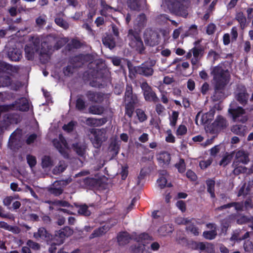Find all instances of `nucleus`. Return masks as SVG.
I'll use <instances>...</instances> for the list:
<instances>
[{"label": "nucleus", "mask_w": 253, "mask_h": 253, "mask_svg": "<svg viewBox=\"0 0 253 253\" xmlns=\"http://www.w3.org/2000/svg\"><path fill=\"white\" fill-rule=\"evenodd\" d=\"M187 128L185 125H180L177 128L176 132L177 136H182L186 134Z\"/></svg>", "instance_id": "0e129e2a"}, {"label": "nucleus", "mask_w": 253, "mask_h": 253, "mask_svg": "<svg viewBox=\"0 0 253 253\" xmlns=\"http://www.w3.org/2000/svg\"><path fill=\"white\" fill-rule=\"evenodd\" d=\"M14 107L16 110L21 112H27L29 110L28 100L25 97H21L14 102Z\"/></svg>", "instance_id": "6ab92c4d"}, {"label": "nucleus", "mask_w": 253, "mask_h": 253, "mask_svg": "<svg viewBox=\"0 0 253 253\" xmlns=\"http://www.w3.org/2000/svg\"><path fill=\"white\" fill-rule=\"evenodd\" d=\"M211 74L213 76L215 85L226 87L229 82L230 75L228 71L224 69L220 66L213 67Z\"/></svg>", "instance_id": "f03ea898"}, {"label": "nucleus", "mask_w": 253, "mask_h": 253, "mask_svg": "<svg viewBox=\"0 0 253 253\" xmlns=\"http://www.w3.org/2000/svg\"><path fill=\"white\" fill-rule=\"evenodd\" d=\"M173 228L169 224H165L161 226L158 230V233L161 236H166L171 233Z\"/></svg>", "instance_id": "72a5a7b5"}, {"label": "nucleus", "mask_w": 253, "mask_h": 253, "mask_svg": "<svg viewBox=\"0 0 253 253\" xmlns=\"http://www.w3.org/2000/svg\"><path fill=\"white\" fill-rule=\"evenodd\" d=\"M120 149V146L118 138L116 136L111 138L109 145V150L110 153H112V158H114L118 155Z\"/></svg>", "instance_id": "b1692460"}, {"label": "nucleus", "mask_w": 253, "mask_h": 253, "mask_svg": "<svg viewBox=\"0 0 253 253\" xmlns=\"http://www.w3.org/2000/svg\"><path fill=\"white\" fill-rule=\"evenodd\" d=\"M146 24V17L144 13L139 14L136 18L135 22L134 24V30L139 33L144 28Z\"/></svg>", "instance_id": "412c9836"}, {"label": "nucleus", "mask_w": 253, "mask_h": 253, "mask_svg": "<svg viewBox=\"0 0 253 253\" xmlns=\"http://www.w3.org/2000/svg\"><path fill=\"white\" fill-rule=\"evenodd\" d=\"M105 94L101 92L88 90L85 93V96L88 100L94 103H101L104 99Z\"/></svg>", "instance_id": "f8f14e48"}, {"label": "nucleus", "mask_w": 253, "mask_h": 253, "mask_svg": "<svg viewBox=\"0 0 253 253\" xmlns=\"http://www.w3.org/2000/svg\"><path fill=\"white\" fill-rule=\"evenodd\" d=\"M228 126L226 119L221 115H218L210 126L211 132L212 134L218 133L225 129Z\"/></svg>", "instance_id": "1a4fd4ad"}, {"label": "nucleus", "mask_w": 253, "mask_h": 253, "mask_svg": "<svg viewBox=\"0 0 253 253\" xmlns=\"http://www.w3.org/2000/svg\"><path fill=\"white\" fill-rule=\"evenodd\" d=\"M131 239L130 234L126 231L121 232L117 236V241L120 246L126 245Z\"/></svg>", "instance_id": "c85d7f7f"}, {"label": "nucleus", "mask_w": 253, "mask_h": 253, "mask_svg": "<svg viewBox=\"0 0 253 253\" xmlns=\"http://www.w3.org/2000/svg\"><path fill=\"white\" fill-rule=\"evenodd\" d=\"M135 113L137 117L138 120L140 122H144L147 119V116L145 112L141 109H137L135 110Z\"/></svg>", "instance_id": "5fc2aeb1"}, {"label": "nucleus", "mask_w": 253, "mask_h": 253, "mask_svg": "<svg viewBox=\"0 0 253 253\" xmlns=\"http://www.w3.org/2000/svg\"><path fill=\"white\" fill-rule=\"evenodd\" d=\"M198 34L197 26L196 25H192L189 29L185 32L186 36H194Z\"/></svg>", "instance_id": "6e6d98bb"}, {"label": "nucleus", "mask_w": 253, "mask_h": 253, "mask_svg": "<svg viewBox=\"0 0 253 253\" xmlns=\"http://www.w3.org/2000/svg\"><path fill=\"white\" fill-rule=\"evenodd\" d=\"M187 246L188 248L193 250H198L200 252L215 253L214 246L211 243L189 241L187 242Z\"/></svg>", "instance_id": "0eeeda50"}, {"label": "nucleus", "mask_w": 253, "mask_h": 253, "mask_svg": "<svg viewBox=\"0 0 253 253\" xmlns=\"http://www.w3.org/2000/svg\"><path fill=\"white\" fill-rule=\"evenodd\" d=\"M53 144L54 147L58 150V151L61 153L62 155L65 156V155H67L66 151L64 148L63 145L61 143V142L57 139H54L53 141Z\"/></svg>", "instance_id": "603ef678"}, {"label": "nucleus", "mask_w": 253, "mask_h": 253, "mask_svg": "<svg viewBox=\"0 0 253 253\" xmlns=\"http://www.w3.org/2000/svg\"><path fill=\"white\" fill-rule=\"evenodd\" d=\"M127 37L129 41V46L134 48L139 53H143L145 47L139 33L132 29H129Z\"/></svg>", "instance_id": "7ed1b4c3"}, {"label": "nucleus", "mask_w": 253, "mask_h": 253, "mask_svg": "<svg viewBox=\"0 0 253 253\" xmlns=\"http://www.w3.org/2000/svg\"><path fill=\"white\" fill-rule=\"evenodd\" d=\"M107 121V119L105 118L100 119L88 118L85 120V123L88 126L95 127L104 125Z\"/></svg>", "instance_id": "bb28decb"}, {"label": "nucleus", "mask_w": 253, "mask_h": 253, "mask_svg": "<svg viewBox=\"0 0 253 253\" xmlns=\"http://www.w3.org/2000/svg\"><path fill=\"white\" fill-rule=\"evenodd\" d=\"M159 35L152 29H146L143 33V39L145 44L150 46H154L159 43Z\"/></svg>", "instance_id": "9d476101"}, {"label": "nucleus", "mask_w": 253, "mask_h": 253, "mask_svg": "<svg viewBox=\"0 0 253 253\" xmlns=\"http://www.w3.org/2000/svg\"><path fill=\"white\" fill-rule=\"evenodd\" d=\"M157 159L159 164L162 167H165L169 165L171 160V156L168 152L163 151L160 153Z\"/></svg>", "instance_id": "a878e982"}, {"label": "nucleus", "mask_w": 253, "mask_h": 253, "mask_svg": "<svg viewBox=\"0 0 253 253\" xmlns=\"http://www.w3.org/2000/svg\"><path fill=\"white\" fill-rule=\"evenodd\" d=\"M235 19L239 23L241 28L244 29L246 26L247 20L243 12H239L237 13Z\"/></svg>", "instance_id": "a19ab883"}, {"label": "nucleus", "mask_w": 253, "mask_h": 253, "mask_svg": "<svg viewBox=\"0 0 253 253\" xmlns=\"http://www.w3.org/2000/svg\"><path fill=\"white\" fill-rule=\"evenodd\" d=\"M88 132L90 133V135H91L89 138L93 146L96 148H100L102 143L107 139L105 129L89 128Z\"/></svg>", "instance_id": "39448f33"}, {"label": "nucleus", "mask_w": 253, "mask_h": 253, "mask_svg": "<svg viewBox=\"0 0 253 253\" xmlns=\"http://www.w3.org/2000/svg\"><path fill=\"white\" fill-rule=\"evenodd\" d=\"M127 4L128 7L132 10H139L140 4L137 0H127Z\"/></svg>", "instance_id": "864d4df0"}, {"label": "nucleus", "mask_w": 253, "mask_h": 253, "mask_svg": "<svg viewBox=\"0 0 253 253\" xmlns=\"http://www.w3.org/2000/svg\"><path fill=\"white\" fill-rule=\"evenodd\" d=\"M83 183L87 188L90 189L97 187L99 180L94 178L87 177L83 179Z\"/></svg>", "instance_id": "7c9ffc66"}, {"label": "nucleus", "mask_w": 253, "mask_h": 253, "mask_svg": "<svg viewBox=\"0 0 253 253\" xmlns=\"http://www.w3.org/2000/svg\"><path fill=\"white\" fill-rule=\"evenodd\" d=\"M102 42L105 46L110 49H113L116 46L115 39L111 35H107L106 36L102 38Z\"/></svg>", "instance_id": "c756f323"}, {"label": "nucleus", "mask_w": 253, "mask_h": 253, "mask_svg": "<svg viewBox=\"0 0 253 253\" xmlns=\"http://www.w3.org/2000/svg\"><path fill=\"white\" fill-rule=\"evenodd\" d=\"M250 216L245 215H241L238 217L236 222L238 224H244L246 223H249Z\"/></svg>", "instance_id": "13d9d810"}, {"label": "nucleus", "mask_w": 253, "mask_h": 253, "mask_svg": "<svg viewBox=\"0 0 253 253\" xmlns=\"http://www.w3.org/2000/svg\"><path fill=\"white\" fill-rule=\"evenodd\" d=\"M228 112L234 122L245 123L248 121V118L245 115V109L243 106H237L236 103H232L230 105Z\"/></svg>", "instance_id": "20e7f679"}, {"label": "nucleus", "mask_w": 253, "mask_h": 253, "mask_svg": "<svg viewBox=\"0 0 253 253\" xmlns=\"http://www.w3.org/2000/svg\"><path fill=\"white\" fill-rule=\"evenodd\" d=\"M214 115V111L212 110L204 114L201 117V123L202 124H209L211 121L213 119Z\"/></svg>", "instance_id": "ea45409f"}, {"label": "nucleus", "mask_w": 253, "mask_h": 253, "mask_svg": "<svg viewBox=\"0 0 253 253\" xmlns=\"http://www.w3.org/2000/svg\"><path fill=\"white\" fill-rule=\"evenodd\" d=\"M155 64V61L148 60L142 63L139 66H135L130 61H127V66L130 75L135 76L136 74H138L148 78L154 74V67Z\"/></svg>", "instance_id": "f257e3e1"}, {"label": "nucleus", "mask_w": 253, "mask_h": 253, "mask_svg": "<svg viewBox=\"0 0 253 253\" xmlns=\"http://www.w3.org/2000/svg\"><path fill=\"white\" fill-rule=\"evenodd\" d=\"M19 68L17 66H13L3 61H0V73H18Z\"/></svg>", "instance_id": "4be33fe9"}, {"label": "nucleus", "mask_w": 253, "mask_h": 253, "mask_svg": "<svg viewBox=\"0 0 253 253\" xmlns=\"http://www.w3.org/2000/svg\"><path fill=\"white\" fill-rule=\"evenodd\" d=\"M82 46V43L79 40L73 39L70 43L67 44L66 47L68 50H71L72 49L80 48Z\"/></svg>", "instance_id": "c03bdc74"}, {"label": "nucleus", "mask_w": 253, "mask_h": 253, "mask_svg": "<svg viewBox=\"0 0 253 253\" xmlns=\"http://www.w3.org/2000/svg\"><path fill=\"white\" fill-rule=\"evenodd\" d=\"M27 163L31 168L34 167L37 164V159L35 156L27 155L26 157Z\"/></svg>", "instance_id": "bf43d9fd"}, {"label": "nucleus", "mask_w": 253, "mask_h": 253, "mask_svg": "<svg viewBox=\"0 0 253 253\" xmlns=\"http://www.w3.org/2000/svg\"><path fill=\"white\" fill-rule=\"evenodd\" d=\"M200 58H196L193 57L191 60V63L192 65L193 70H196L200 66H201V64L200 61L201 60Z\"/></svg>", "instance_id": "774afa93"}, {"label": "nucleus", "mask_w": 253, "mask_h": 253, "mask_svg": "<svg viewBox=\"0 0 253 253\" xmlns=\"http://www.w3.org/2000/svg\"><path fill=\"white\" fill-rule=\"evenodd\" d=\"M41 166L42 169L51 168L54 166V162L50 156L44 155L42 158Z\"/></svg>", "instance_id": "c9c22d12"}, {"label": "nucleus", "mask_w": 253, "mask_h": 253, "mask_svg": "<svg viewBox=\"0 0 253 253\" xmlns=\"http://www.w3.org/2000/svg\"><path fill=\"white\" fill-rule=\"evenodd\" d=\"M74 205L76 207L79 208L78 213L81 215L88 216L91 214V212L88 210V207L86 204L83 205H79L78 204L75 203Z\"/></svg>", "instance_id": "4c0bfd02"}, {"label": "nucleus", "mask_w": 253, "mask_h": 253, "mask_svg": "<svg viewBox=\"0 0 253 253\" xmlns=\"http://www.w3.org/2000/svg\"><path fill=\"white\" fill-rule=\"evenodd\" d=\"M140 87L145 100L148 102L157 103L160 99L152 86L149 85L146 81L140 84Z\"/></svg>", "instance_id": "423d86ee"}, {"label": "nucleus", "mask_w": 253, "mask_h": 253, "mask_svg": "<svg viewBox=\"0 0 253 253\" xmlns=\"http://www.w3.org/2000/svg\"><path fill=\"white\" fill-rule=\"evenodd\" d=\"M33 237L37 240L40 238L47 243L53 240V236L44 227L39 228L38 232L34 233Z\"/></svg>", "instance_id": "2eb2a0df"}, {"label": "nucleus", "mask_w": 253, "mask_h": 253, "mask_svg": "<svg viewBox=\"0 0 253 253\" xmlns=\"http://www.w3.org/2000/svg\"><path fill=\"white\" fill-rule=\"evenodd\" d=\"M33 49L26 46L25 48V56L28 60H32L34 59V52Z\"/></svg>", "instance_id": "338daca9"}, {"label": "nucleus", "mask_w": 253, "mask_h": 253, "mask_svg": "<svg viewBox=\"0 0 253 253\" xmlns=\"http://www.w3.org/2000/svg\"><path fill=\"white\" fill-rule=\"evenodd\" d=\"M7 56L9 59L12 61H19L22 57L21 51L17 48H9Z\"/></svg>", "instance_id": "393cba45"}, {"label": "nucleus", "mask_w": 253, "mask_h": 253, "mask_svg": "<svg viewBox=\"0 0 253 253\" xmlns=\"http://www.w3.org/2000/svg\"><path fill=\"white\" fill-rule=\"evenodd\" d=\"M250 94L244 84H238L234 92L235 100L243 107L248 104Z\"/></svg>", "instance_id": "6e6552de"}, {"label": "nucleus", "mask_w": 253, "mask_h": 253, "mask_svg": "<svg viewBox=\"0 0 253 253\" xmlns=\"http://www.w3.org/2000/svg\"><path fill=\"white\" fill-rule=\"evenodd\" d=\"M174 167L180 173H183L186 171V164L183 159L180 158L179 162L175 164Z\"/></svg>", "instance_id": "09e8293b"}, {"label": "nucleus", "mask_w": 253, "mask_h": 253, "mask_svg": "<svg viewBox=\"0 0 253 253\" xmlns=\"http://www.w3.org/2000/svg\"><path fill=\"white\" fill-rule=\"evenodd\" d=\"M208 58H212V62H214L215 61L217 60L219 57L220 55L215 51L213 49H211L209 50L208 53Z\"/></svg>", "instance_id": "e2e57ef3"}, {"label": "nucleus", "mask_w": 253, "mask_h": 253, "mask_svg": "<svg viewBox=\"0 0 253 253\" xmlns=\"http://www.w3.org/2000/svg\"><path fill=\"white\" fill-rule=\"evenodd\" d=\"M89 112L92 114L100 115L103 113V109L102 107L92 106L89 108Z\"/></svg>", "instance_id": "69168bd1"}, {"label": "nucleus", "mask_w": 253, "mask_h": 253, "mask_svg": "<svg viewBox=\"0 0 253 253\" xmlns=\"http://www.w3.org/2000/svg\"><path fill=\"white\" fill-rule=\"evenodd\" d=\"M217 236V232L215 230L211 231H205L203 233V237L207 240H211L215 238Z\"/></svg>", "instance_id": "3c124183"}, {"label": "nucleus", "mask_w": 253, "mask_h": 253, "mask_svg": "<svg viewBox=\"0 0 253 253\" xmlns=\"http://www.w3.org/2000/svg\"><path fill=\"white\" fill-rule=\"evenodd\" d=\"M0 228L4 229L8 231L15 232L16 227L10 225L8 224L6 222L1 221H0Z\"/></svg>", "instance_id": "052dcab7"}, {"label": "nucleus", "mask_w": 253, "mask_h": 253, "mask_svg": "<svg viewBox=\"0 0 253 253\" xmlns=\"http://www.w3.org/2000/svg\"><path fill=\"white\" fill-rule=\"evenodd\" d=\"M234 157V153L232 152L230 154L226 153L225 155L223 157L221 161L219 162V165L223 167L226 166L231 161Z\"/></svg>", "instance_id": "37998d69"}, {"label": "nucleus", "mask_w": 253, "mask_h": 253, "mask_svg": "<svg viewBox=\"0 0 253 253\" xmlns=\"http://www.w3.org/2000/svg\"><path fill=\"white\" fill-rule=\"evenodd\" d=\"M73 150L80 156H83L85 153V146L81 142H76L72 145Z\"/></svg>", "instance_id": "f704fd0d"}, {"label": "nucleus", "mask_w": 253, "mask_h": 253, "mask_svg": "<svg viewBox=\"0 0 253 253\" xmlns=\"http://www.w3.org/2000/svg\"><path fill=\"white\" fill-rule=\"evenodd\" d=\"M137 104H133L131 103L125 104V115L129 118H131Z\"/></svg>", "instance_id": "79ce46f5"}, {"label": "nucleus", "mask_w": 253, "mask_h": 253, "mask_svg": "<svg viewBox=\"0 0 253 253\" xmlns=\"http://www.w3.org/2000/svg\"><path fill=\"white\" fill-rule=\"evenodd\" d=\"M110 227L106 225L100 226L96 229L89 236V239L91 240L95 238L99 237L105 234V233L109 231Z\"/></svg>", "instance_id": "cd10ccee"}, {"label": "nucleus", "mask_w": 253, "mask_h": 253, "mask_svg": "<svg viewBox=\"0 0 253 253\" xmlns=\"http://www.w3.org/2000/svg\"><path fill=\"white\" fill-rule=\"evenodd\" d=\"M51 47L46 42H43L41 43V48L40 53V59L42 64L47 63L50 59V50Z\"/></svg>", "instance_id": "4468645a"}, {"label": "nucleus", "mask_w": 253, "mask_h": 253, "mask_svg": "<svg viewBox=\"0 0 253 253\" xmlns=\"http://www.w3.org/2000/svg\"><path fill=\"white\" fill-rule=\"evenodd\" d=\"M197 221L195 218H190L189 222L185 227V230L188 233L195 236H198L200 233V231L198 227L196 226Z\"/></svg>", "instance_id": "5701e85b"}, {"label": "nucleus", "mask_w": 253, "mask_h": 253, "mask_svg": "<svg viewBox=\"0 0 253 253\" xmlns=\"http://www.w3.org/2000/svg\"><path fill=\"white\" fill-rule=\"evenodd\" d=\"M250 161L249 154L244 150H239L235 154V160H234V165L236 164L242 163L244 165L247 164Z\"/></svg>", "instance_id": "a211bd4d"}, {"label": "nucleus", "mask_w": 253, "mask_h": 253, "mask_svg": "<svg viewBox=\"0 0 253 253\" xmlns=\"http://www.w3.org/2000/svg\"><path fill=\"white\" fill-rule=\"evenodd\" d=\"M13 120L14 116L11 114H6L3 116L2 120H0V137L3 135L4 130L13 123Z\"/></svg>", "instance_id": "ddd939ff"}, {"label": "nucleus", "mask_w": 253, "mask_h": 253, "mask_svg": "<svg viewBox=\"0 0 253 253\" xmlns=\"http://www.w3.org/2000/svg\"><path fill=\"white\" fill-rule=\"evenodd\" d=\"M54 22L57 25L62 28L64 30H67L69 28L68 23L64 20L62 18L56 17L54 19Z\"/></svg>", "instance_id": "8fccbe9b"}, {"label": "nucleus", "mask_w": 253, "mask_h": 253, "mask_svg": "<svg viewBox=\"0 0 253 253\" xmlns=\"http://www.w3.org/2000/svg\"><path fill=\"white\" fill-rule=\"evenodd\" d=\"M184 1H185L180 0H174V1L171 3V9L172 11L177 15H187V11L185 8L184 5L182 3V2Z\"/></svg>", "instance_id": "f3484780"}, {"label": "nucleus", "mask_w": 253, "mask_h": 253, "mask_svg": "<svg viewBox=\"0 0 253 253\" xmlns=\"http://www.w3.org/2000/svg\"><path fill=\"white\" fill-rule=\"evenodd\" d=\"M193 57L201 58L203 56L204 49V48L201 46H195L191 49Z\"/></svg>", "instance_id": "a18cd8bd"}, {"label": "nucleus", "mask_w": 253, "mask_h": 253, "mask_svg": "<svg viewBox=\"0 0 253 253\" xmlns=\"http://www.w3.org/2000/svg\"><path fill=\"white\" fill-rule=\"evenodd\" d=\"M73 230L69 226L64 227L63 228L56 231L53 238L57 240V244H62L66 237H69L72 235Z\"/></svg>", "instance_id": "9b49d317"}, {"label": "nucleus", "mask_w": 253, "mask_h": 253, "mask_svg": "<svg viewBox=\"0 0 253 253\" xmlns=\"http://www.w3.org/2000/svg\"><path fill=\"white\" fill-rule=\"evenodd\" d=\"M82 95L78 97L76 101V108L79 111H83L86 108L85 101L82 98Z\"/></svg>", "instance_id": "de8ad7c7"}, {"label": "nucleus", "mask_w": 253, "mask_h": 253, "mask_svg": "<svg viewBox=\"0 0 253 253\" xmlns=\"http://www.w3.org/2000/svg\"><path fill=\"white\" fill-rule=\"evenodd\" d=\"M26 245L30 249L31 248L35 251H38L41 249V246L39 243L30 239L27 241Z\"/></svg>", "instance_id": "4d7b16f0"}, {"label": "nucleus", "mask_w": 253, "mask_h": 253, "mask_svg": "<svg viewBox=\"0 0 253 253\" xmlns=\"http://www.w3.org/2000/svg\"><path fill=\"white\" fill-rule=\"evenodd\" d=\"M46 203L48 204L49 205L55 206H59L62 207H67V208H73V206L71 205L68 202L63 200H48L45 202Z\"/></svg>", "instance_id": "473e14b6"}, {"label": "nucleus", "mask_w": 253, "mask_h": 253, "mask_svg": "<svg viewBox=\"0 0 253 253\" xmlns=\"http://www.w3.org/2000/svg\"><path fill=\"white\" fill-rule=\"evenodd\" d=\"M0 80L1 87L9 86L11 84V78L8 76L0 75Z\"/></svg>", "instance_id": "49530a36"}, {"label": "nucleus", "mask_w": 253, "mask_h": 253, "mask_svg": "<svg viewBox=\"0 0 253 253\" xmlns=\"http://www.w3.org/2000/svg\"><path fill=\"white\" fill-rule=\"evenodd\" d=\"M225 86L214 84V91L211 98L213 101H221L225 97Z\"/></svg>", "instance_id": "dca6fc26"}, {"label": "nucleus", "mask_w": 253, "mask_h": 253, "mask_svg": "<svg viewBox=\"0 0 253 253\" xmlns=\"http://www.w3.org/2000/svg\"><path fill=\"white\" fill-rule=\"evenodd\" d=\"M179 113L177 111H173L172 112V115L170 117V125L173 127L176 126L177 121L178 118Z\"/></svg>", "instance_id": "680f3d73"}, {"label": "nucleus", "mask_w": 253, "mask_h": 253, "mask_svg": "<svg viewBox=\"0 0 253 253\" xmlns=\"http://www.w3.org/2000/svg\"><path fill=\"white\" fill-rule=\"evenodd\" d=\"M247 127L242 125H236L232 126L231 131L233 133L240 136H244L246 133Z\"/></svg>", "instance_id": "2f4dec72"}, {"label": "nucleus", "mask_w": 253, "mask_h": 253, "mask_svg": "<svg viewBox=\"0 0 253 253\" xmlns=\"http://www.w3.org/2000/svg\"><path fill=\"white\" fill-rule=\"evenodd\" d=\"M232 167L234 168L232 171L233 173L235 175H238L241 173H245L248 170V169L242 166H240V164H236V166L234 165V162L232 164Z\"/></svg>", "instance_id": "58836bf2"}, {"label": "nucleus", "mask_w": 253, "mask_h": 253, "mask_svg": "<svg viewBox=\"0 0 253 253\" xmlns=\"http://www.w3.org/2000/svg\"><path fill=\"white\" fill-rule=\"evenodd\" d=\"M126 103H131L133 104H138V99L136 94L133 93L131 86H127L125 93Z\"/></svg>", "instance_id": "aec40b11"}, {"label": "nucleus", "mask_w": 253, "mask_h": 253, "mask_svg": "<svg viewBox=\"0 0 253 253\" xmlns=\"http://www.w3.org/2000/svg\"><path fill=\"white\" fill-rule=\"evenodd\" d=\"M206 184L207 185L208 192L210 194L211 198H215V194L214 193L215 181L212 179H209L206 180Z\"/></svg>", "instance_id": "e433bc0d"}]
</instances>
